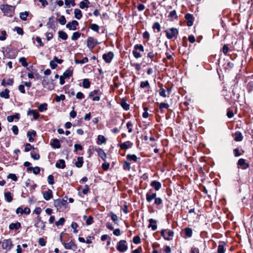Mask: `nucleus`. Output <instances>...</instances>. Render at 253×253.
Wrapping results in <instances>:
<instances>
[{"label": "nucleus", "instance_id": "1", "mask_svg": "<svg viewBox=\"0 0 253 253\" xmlns=\"http://www.w3.org/2000/svg\"><path fill=\"white\" fill-rule=\"evenodd\" d=\"M0 9L3 11L4 15L9 17L13 16L14 8L12 6L8 4H3L1 5Z\"/></svg>", "mask_w": 253, "mask_h": 253}, {"label": "nucleus", "instance_id": "2", "mask_svg": "<svg viewBox=\"0 0 253 253\" xmlns=\"http://www.w3.org/2000/svg\"><path fill=\"white\" fill-rule=\"evenodd\" d=\"M54 206L57 208V210H62L66 208L67 204V200L64 199H58L54 201Z\"/></svg>", "mask_w": 253, "mask_h": 253}, {"label": "nucleus", "instance_id": "3", "mask_svg": "<svg viewBox=\"0 0 253 253\" xmlns=\"http://www.w3.org/2000/svg\"><path fill=\"white\" fill-rule=\"evenodd\" d=\"M165 32L166 33V37L169 39H172L178 34V31L175 28H169L166 30Z\"/></svg>", "mask_w": 253, "mask_h": 253}, {"label": "nucleus", "instance_id": "4", "mask_svg": "<svg viewBox=\"0 0 253 253\" xmlns=\"http://www.w3.org/2000/svg\"><path fill=\"white\" fill-rule=\"evenodd\" d=\"M126 241L122 240L120 241L116 246L117 250L120 252H125L127 251L128 247L126 245Z\"/></svg>", "mask_w": 253, "mask_h": 253}, {"label": "nucleus", "instance_id": "5", "mask_svg": "<svg viewBox=\"0 0 253 253\" xmlns=\"http://www.w3.org/2000/svg\"><path fill=\"white\" fill-rule=\"evenodd\" d=\"M13 246V244L11 239H4L2 243V248L5 250L6 252L10 251Z\"/></svg>", "mask_w": 253, "mask_h": 253}, {"label": "nucleus", "instance_id": "6", "mask_svg": "<svg viewBox=\"0 0 253 253\" xmlns=\"http://www.w3.org/2000/svg\"><path fill=\"white\" fill-rule=\"evenodd\" d=\"M87 47L92 50L94 47L99 43L97 42V40L94 39L93 37H89L86 40Z\"/></svg>", "mask_w": 253, "mask_h": 253}, {"label": "nucleus", "instance_id": "7", "mask_svg": "<svg viewBox=\"0 0 253 253\" xmlns=\"http://www.w3.org/2000/svg\"><path fill=\"white\" fill-rule=\"evenodd\" d=\"M62 244L64 245V248L67 250H72L75 251L78 248L77 245L72 240L67 243L62 242Z\"/></svg>", "mask_w": 253, "mask_h": 253}, {"label": "nucleus", "instance_id": "8", "mask_svg": "<svg viewBox=\"0 0 253 253\" xmlns=\"http://www.w3.org/2000/svg\"><path fill=\"white\" fill-rule=\"evenodd\" d=\"M114 54L113 52L109 51L107 53H104L102 56V58L107 63H110L113 58Z\"/></svg>", "mask_w": 253, "mask_h": 253}, {"label": "nucleus", "instance_id": "9", "mask_svg": "<svg viewBox=\"0 0 253 253\" xmlns=\"http://www.w3.org/2000/svg\"><path fill=\"white\" fill-rule=\"evenodd\" d=\"M79 25V23L76 20H72V22L68 23L66 27L69 30H76L77 26Z\"/></svg>", "mask_w": 253, "mask_h": 253}, {"label": "nucleus", "instance_id": "10", "mask_svg": "<svg viewBox=\"0 0 253 253\" xmlns=\"http://www.w3.org/2000/svg\"><path fill=\"white\" fill-rule=\"evenodd\" d=\"M95 151L98 153V156L104 161H105L107 156L104 150L100 148L95 149Z\"/></svg>", "mask_w": 253, "mask_h": 253}, {"label": "nucleus", "instance_id": "11", "mask_svg": "<svg viewBox=\"0 0 253 253\" xmlns=\"http://www.w3.org/2000/svg\"><path fill=\"white\" fill-rule=\"evenodd\" d=\"M132 146L133 143L129 141H127L119 145V146L120 147L121 149L124 150H126L129 148H131Z\"/></svg>", "mask_w": 253, "mask_h": 253}, {"label": "nucleus", "instance_id": "12", "mask_svg": "<svg viewBox=\"0 0 253 253\" xmlns=\"http://www.w3.org/2000/svg\"><path fill=\"white\" fill-rule=\"evenodd\" d=\"M28 116H33L35 120H38L39 117V113L35 110L29 109L27 112Z\"/></svg>", "mask_w": 253, "mask_h": 253}, {"label": "nucleus", "instance_id": "13", "mask_svg": "<svg viewBox=\"0 0 253 253\" xmlns=\"http://www.w3.org/2000/svg\"><path fill=\"white\" fill-rule=\"evenodd\" d=\"M149 224L148 226V228H151L153 231H155L157 228V220L155 219H153V218H150L149 219Z\"/></svg>", "mask_w": 253, "mask_h": 253}, {"label": "nucleus", "instance_id": "14", "mask_svg": "<svg viewBox=\"0 0 253 253\" xmlns=\"http://www.w3.org/2000/svg\"><path fill=\"white\" fill-rule=\"evenodd\" d=\"M43 198L46 201H48L51 199L53 197L51 190L48 189L47 191L44 192L43 193Z\"/></svg>", "mask_w": 253, "mask_h": 253}, {"label": "nucleus", "instance_id": "15", "mask_svg": "<svg viewBox=\"0 0 253 253\" xmlns=\"http://www.w3.org/2000/svg\"><path fill=\"white\" fill-rule=\"evenodd\" d=\"M35 226L37 228H39L41 229H43L45 227L44 222L41 220V218L39 217H38L37 221L35 224Z\"/></svg>", "mask_w": 253, "mask_h": 253}, {"label": "nucleus", "instance_id": "16", "mask_svg": "<svg viewBox=\"0 0 253 253\" xmlns=\"http://www.w3.org/2000/svg\"><path fill=\"white\" fill-rule=\"evenodd\" d=\"M150 185L154 187L155 190L158 191L161 188V183L157 181L154 180L151 182Z\"/></svg>", "mask_w": 253, "mask_h": 253}, {"label": "nucleus", "instance_id": "17", "mask_svg": "<svg viewBox=\"0 0 253 253\" xmlns=\"http://www.w3.org/2000/svg\"><path fill=\"white\" fill-rule=\"evenodd\" d=\"M168 17L169 18V19L170 21H173L175 19H176L178 17L176 13V11L175 10H173L171 11H170L168 16Z\"/></svg>", "mask_w": 253, "mask_h": 253}, {"label": "nucleus", "instance_id": "18", "mask_svg": "<svg viewBox=\"0 0 253 253\" xmlns=\"http://www.w3.org/2000/svg\"><path fill=\"white\" fill-rule=\"evenodd\" d=\"M50 144L54 149L60 148L61 147L60 141L57 139H53Z\"/></svg>", "mask_w": 253, "mask_h": 253}, {"label": "nucleus", "instance_id": "19", "mask_svg": "<svg viewBox=\"0 0 253 253\" xmlns=\"http://www.w3.org/2000/svg\"><path fill=\"white\" fill-rule=\"evenodd\" d=\"M21 228V223L19 222L16 223H11L9 225V229L10 230H18Z\"/></svg>", "mask_w": 253, "mask_h": 253}, {"label": "nucleus", "instance_id": "20", "mask_svg": "<svg viewBox=\"0 0 253 253\" xmlns=\"http://www.w3.org/2000/svg\"><path fill=\"white\" fill-rule=\"evenodd\" d=\"M156 197V193H154L150 194L149 193H147L146 195V201L148 203L151 202L152 200L155 199Z\"/></svg>", "mask_w": 253, "mask_h": 253}, {"label": "nucleus", "instance_id": "21", "mask_svg": "<svg viewBox=\"0 0 253 253\" xmlns=\"http://www.w3.org/2000/svg\"><path fill=\"white\" fill-rule=\"evenodd\" d=\"M20 118L19 113H15L14 115L8 116L7 117V120L9 122H12L14 119L19 120Z\"/></svg>", "mask_w": 253, "mask_h": 253}, {"label": "nucleus", "instance_id": "22", "mask_svg": "<svg viewBox=\"0 0 253 253\" xmlns=\"http://www.w3.org/2000/svg\"><path fill=\"white\" fill-rule=\"evenodd\" d=\"M238 165L243 166V169H247L249 167V164L245 163V160L244 159H240L238 161Z\"/></svg>", "mask_w": 253, "mask_h": 253}, {"label": "nucleus", "instance_id": "23", "mask_svg": "<svg viewBox=\"0 0 253 253\" xmlns=\"http://www.w3.org/2000/svg\"><path fill=\"white\" fill-rule=\"evenodd\" d=\"M14 81L13 79H9L6 81L3 79L1 83V84L4 86H6L7 85H12Z\"/></svg>", "mask_w": 253, "mask_h": 253}, {"label": "nucleus", "instance_id": "24", "mask_svg": "<svg viewBox=\"0 0 253 253\" xmlns=\"http://www.w3.org/2000/svg\"><path fill=\"white\" fill-rule=\"evenodd\" d=\"M89 4L90 2L88 0H83L80 2L79 6L81 9H84L88 7Z\"/></svg>", "mask_w": 253, "mask_h": 253}, {"label": "nucleus", "instance_id": "25", "mask_svg": "<svg viewBox=\"0 0 253 253\" xmlns=\"http://www.w3.org/2000/svg\"><path fill=\"white\" fill-rule=\"evenodd\" d=\"M56 167L60 169H64L66 167L65 161L60 159L55 164Z\"/></svg>", "mask_w": 253, "mask_h": 253}, {"label": "nucleus", "instance_id": "26", "mask_svg": "<svg viewBox=\"0 0 253 253\" xmlns=\"http://www.w3.org/2000/svg\"><path fill=\"white\" fill-rule=\"evenodd\" d=\"M9 90L7 88L4 89V91L0 92V97L4 98L5 99H8L9 98Z\"/></svg>", "mask_w": 253, "mask_h": 253}, {"label": "nucleus", "instance_id": "27", "mask_svg": "<svg viewBox=\"0 0 253 253\" xmlns=\"http://www.w3.org/2000/svg\"><path fill=\"white\" fill-rule=\"evenodd\" d=\"M74 14L75 17L78 20L80 19L83 16L81 10L78 8L74 9Z\"/></svg>", "mask_w": 253, "mask_h": 253}, {"label": "nucleus", "instance_id": "28", "mask_svg": "<svg viewBox=\"0 0 253 253\" xmlns=\"http://www.w3.org/2000/svg\"><path fill=\"white\" fill-rule=\"evenodd\" d=\"M84 163V158L83 157H79L77 161L75 163V165L77 168H80L83 166Z\"/></svg>", "mask_w": 253, "mask_h": 253}, {"label": "nucleus", "instance_id": "29", "mask_svg": "<svg viewBox=\"0 0 253 253\" xmlns=\"http://www.w3.org/2000/svg\"><path fill=\"white\" fill-rule=\"evenodd\" d=\"M4 198L8 203L11 202L13 200L12 196H11L10 192H6L4 193Z\"/></svg>", "mask_w": 253, "mask_h": 253}, {"label": "nucleus", "instance_id": "30", "mask_svg": "<svg viewBox=\"0 0 253 253\" xmlns=\"http://www.w3.org/2000/svg\"><path fill=\"white\" fill-rule=\"evenodd\" d=\"M235 140L236 141H241L243 139L242 134L240 131H237L235 133Z\"/></svg>", "mask_w": 253, "mask_h": 253}, {"label": "nucleus", "instance_id": "31", "mask_svg": "<svg viewBox=\"0 0 253 253\" xmlns=\"http://www.w3.org/2000/svg\"><path fill=\"white\" fill-rule=\"evenodd\" d=\"M106 141V138L103 135H99L97 137V144L98 145H101L103 143H105Z\"/></svg>", "mask_w": 253, "mask_h": 253}, {"label": "nucleus", "instance_id": "32", "mask_svg": "<svg viewBox=\"0 0 253 253\" xmlns=\"http://www.w3.org/2000/svg\"><path fill=\"white\" fill-rule=\"evenodd\" d=\"M73 75V71L70 69L66 70L63 73V76L67 79L69 78Z\"/></svg>", "mask_w": 253, "mask_h": 253}, {"label": "nucleus", "instance_id": "33", "mask_svg": "<svg viewBox=\"0 0 253 253\" xmlns=\"http://www.w3.org/2000/svg\"><path fill=\"white\" fill-rule=\"evenodd\" d=\"M58 36L63 40H66L68 38V35L66 33L62 31H59L58 32Z\"/></svg>", "mask_w": 253, "mask_h": 253}, {"label": "nucleus", "instance_id": "34", "mask_svg": "<svg viewBox=\"0 0 253 253\" xmlns=\"http://www.w3.org/2000/svg\"><path fill=\"white\" fill-rule=\"evenodd\" d=\"M169 107V104H168L167 103H165V102L161 103L159 104V109L161 110V112L162 113H164V111L163 110V108H166V109H168Z\"/></svg>", "mask_w": 253, "mask_h": 253}, {"label": "nucleus", "instance_id": "35", "mask_svg": "<svg viewBox=\"0 0 253 253\" xmlns=\"http://www.w3.org/2000/svg\"><path fill=\"white\" fill-rule=\"evenodd\" d=\"M126 158L128 160L136 162L138 159L136 155L135 154H128L126 156Z\"/></svg>", "mask_w": 253, "mask_h": 253}, {"label": "nucleus", "instance_id": "36", "mask_svg": "<svg viewBox=\"0 0 253 253\" xmlns=\"http://www.w3.org/2000/svg\"><path fill=\"white\" fill-rule=\"evenodd\" d=\"M90 83L88 79H84L83 81V86L85 88H88L90 87Z\"/></svg>", "mask_w": 253, "mask_h": 253}, {"label": "nucleus", "instance_id": "37", "mask_svg": "<svg viewBox=\"0 0 253 253\" xmlns=\"http://www.w3.org/2000/svg\"><path fill=\"white\" fill-rule=\"evenodd\" d=\"M47 105L45 103L41 104L38 106V109L41 112H42L44 111L47 110Z\"/></svg>", "mask_w": 253, "mask_h": 253}, {"label": "nucleus", "instance_id": "38", "mask_svg": "<svg viewBox=\"0 0 253 253\" xmlns=\"http://www.w3.org/2000/svg\"><path fill=\"white\" fill-rule=\"evenodd\" d=\"M102 94V92L99 89H95L92 91L89 92L88 96L89 97H92L94 95H100Z\"/></svg>", "mask_w": 253, "mask_h": 253}, {"label": "nucleus", "instance_id": "39", "mask_svg": "<svg viewBox=\"0 0 253 253\" xmlns=\"http://www.w3.org/2000/svg\"><path fill=\"white\" fill-rule=\"evenodd\" d=\"M121 106L125 110H128L129 109V105L126 102V101L123 99L121 102Z\"/></svg>", "mask_w": 253, "mask_h": 253}, {"label": "nucleus", "instance_id": "40", "mask_svg": "<svg viewBox=\"0 0 253 253\" xmlns=\"http://www.w3.org/2000/svg\"><path fill=\"white\" fill-rule=\"evenodd\" d=\"M29 15V12L27 11L22 12L20 13L19 17L20 19H21L23 20H26L27 17Z\"/></svg>", "mask_w": 253, "mask_h": 253}, {"label": "nucleus", "instance_id": "41", "mask_svg": "<svg viewBox=\"0 0 253 253\" xmlns=\"http://www.w3.org/2000/svg\"><path fill=\"white\" fill-rule=\"evenodd\" d=\"M90 28L92 31L97 32H99V26L96 24H91L90 25Z\"/></svg>", "mask_w": 253, "mask_h": 253}, {"label": "nucleus", "instance_id": "42", "mask_svg": "<svg viewBox=\"0 0 253 253\" xmlns=\"http://www.w3.org/2000/svg\"><path fill=\"white\" fill-rule=\"evenodd\" d=\"M159 94L161 96L163 97H169V94L167 93L166 90L163 87L160 89Z\"/></svg>", "mask_w": 253, "mask_h": 253}, {"label": "nucleus", "instance_id": "43", "mask_svg": "<svg viewBox=\"0 0 253 253\" xmlns=\"http://www.w3.org/2000/svg\"><path fill=\"white\" fill-rule=\"evenodd\" d=\"M81 36V33L79 32H74L72 37H71V40L72 41H76L78 40Z\"/></svg>", "mask_w": 253, "mask_h": 253}, {"label": "nucleus", "instance_id": "44", "mask_svg": "<svg viewBox=\"0 0 253 253\" xmlns=\"http://www.w3.org/2000/svg\"><path fill=\"white\" fill-rule=\"evenodd\" d=\"M123 167L124 169L125 170L129 171L130 170L131 168H130V164L126 161H125L123 163Z\"/></svg>", "mask_w": 253, "mask_h": 253}, {"label": "nucleus", "instance_id": "45", "mask_svg": "<svg viewBox=\"0 0 253 253\" xmlns=\"http://www.w3.org/2000/svg\"><path fill=\"white\" fill-rule=\"evenodd\" d=\"M88 58L86 57H85L82 60L75 59V62L76 64H83L87 63L88 62Z\"/></svg>", "mask_w": 253, "mask_h": 253}, {"label": "nucleus", "instance_id": "46", "mask_svg": "<svg viewBox=\"0 0 253 253\" xmlns=\"http://www.w3.org/2000/svg\"><path fill=\"white\" fill-rule=\"evenodd\" d=\"M65 99V96L64 94H60V95H56L55 98V100L57 102H59L60 101H63Z\"/></svg>", "mask_w": 253, "mask_h": 253}, {"label": "nucleus", "instance_id": "47", "mask_svg": "<svg viewBox=\"0 0 253 253\" xmlns=\"http://www.w3.org/2000/svg\"><path fill=\"white\" fill-rule=\"evenodd\" d=\"M110 215L111 217L112 220L113 221V222L115 223H117V222L118 219V217L117 215L116 214H115L114 213H113L112 211L110 212Z\"/></svg>", "mask_w": 253, "mask_h": 253}, {"label": "nucleus", "instance_id": "48", "mask_svg": "<svg viewBox=\"0 0 253 253\" xmlns=\"http://www.w3.org/2000/svg\"><path fill=\"white\" fill-rule=\"evenodd\" d=\"M19 61L21 63L23 67H26L28 66V63L27 62L26 59L25 57H21L19 59Z\"/></svg>", "mask_w": 253, "mask_h": 253}, {"label": "nucleus", "instance_id": "49", "mask_svg": "<svg viewBox=\"0 0 253 253\" xmlns=\"http://www.w3.org/2000/svg\"><path fill=\"white\" fill-rule=\"evenodd\" d=\"M65 219L63 217H61L58 221L55 222V225L57 226H62L65 222Z\"/></svg>", "mask_w": 253, "mask_h": 253}, {"label": "nucleus", "instance_id": "50", "mask_svg": "<svg viewBox=\"0 0 253 253\" xmlns=\"http://www.w3.org/2000/svg\"><path fill=\"white\" fill-rule=\"evenodd\" d=\"M65 4L67 6H69L70 4H71L73 6L76 5L74 0H65Z\"/></svg>", "mask_w": 253, "mask_h": 253}, {"label": "nucleus", "instance_id": "51", "mask_svg": "<svg viewBox=\"0 0 253 253\" xmlns=\"http://www.w3.org/2000/svg\"><path fill=\"white\" fill-rule=\"evenodd\" d=\"M54 25V22L53 21V17L51 16L49 18L48 22L47 23V26L48 28H52Z\"/></svg>", "mask_w": 253, "mask_h": 253}, {"label": "nucleus", "instance_id": "52", "mask_svg": "<svg viewBox=\"0 0 253 253\" xmlns=\"http://www.w3.org/2000/svg\"><path fill=\"white\" fill-rule=\"evenodd\" d=\"M217 253H225L224 246L223 244L218 245V249H217Z\"/></svg>", "mask_w": 253, "mask_h": 253}, {"label": "nucleus", "instance_id": "53", "mask_svg": "<svg viewBox=\"0 0 253 253\" xmlns=\"http://www.w3.org/2000/svg\"><path fill=\"white\" fill-rule=\"evenodd\" d=\"M58 21L59 22L60 24L62 25H64L66 23V20L64 15H62L60 16V17L58 19Z\"/></svg>", "mask_w": 253, "mask_h": 253}, {"label": "nucleus", "instance_id": "54", "mask_svg": "<svg viewBox=\"0 0 253 253\" xmlns=\"http://www.w3.org/2000/svg\"><path fill=\"white\" fill-rule=\"evenodd\" d=\"M149 86H150L149 83L148 81H146L145 82H141L140 84V87L142 88L147 87H149Z\"/></svg>", "mask_w": 253, "mask_h": 253}, {"label": "nucleus", "instance_id": "55", "mask_svg": "<svg viewBox=\"0 0 253 253\" xmlns=\"http://www.w3.org/2000/svg\"><path fill=\"white\" fill-rule=\"evenodd\" d=\"M48 183L50 185H53L54 183V177L52 175L50 174L48 175L47 178Z\"/></svg>", "mask_w": 253, "mask_h": 253}, {"label": "nucleus", "instance_id": "56", "mask_svg": "<svg viewBox=\"0 0 253 253\" xmlns=\"http://www.w3.org/2000/svg\"><path fill=\"white\" fill-rule=\"evenodd\" d=\"M14 30L16 31L17 33L20 35H23L24 34V32L23 29L19 27H15L14 28Z\"/></svg>", "mask_w": 253, "mask_h": 253}, {"label": "nucleus", "instance_id": "57", "mask_svg": "<svg viewBox=\"0 0 253 253\" xmlns=\"http://www.w3.org/2000/svg\"><path fill=\"white\" fill-rule=\"evenodd\" d=\"M134 48L135 50H139L143 52L144 51V47L142 44H135L134 46Z\"/></svg>", "mask_w": 253, "mask_h": 253}, {"label": "nucleus", "instance_id": "58", "mask_svg": "<svg viewBox=\"0 0 253 253\" xmlns=\"http://www.w3.org/2000/svg\"><path fill=\"white\" fill-rule=\"evenodd\" d=\"M34 149V147H33L30 143H27L25 145L24 151L28 152L31 150V149Z\"/></svg>", "mask_w": 253, "mask_h": 253}, {"label": "nucleus", "instance_id": "59", "mask_svg": "<svg viewBox=\"0 0 253 253\" xmlns=\"http://www.w3.org/2000/svg\"><path fill=\"white\" fill-rule=\"evenodd\" d=\"M78 227V225L76 222H73L71 224V227L74 229L73 232L74 233H77L78 232V230L77 229Z\"/></svg>", "mask_w": 253, "mask_h": 253}, {"label": "nucleus", "instance_id": "60", "mask_svg": "<svg viewBox=\"0 0 253 253\" xmlns=\"http://www.w3.org/2000/svg\"><path fill=\"white\" fill-rule=\"evenodd\" d=\"M133 242L135 244H138L141 242V239L138 236H134L133 238Z\"/></svg>", "mask_w": 253, "mask_h": 253}, {"label": "nucleus", "instance_id": "61", "mask_svg": "<svg viewBox=\"0 0 253 253\" xmlns=\"http://www.w3.org/2000/svg\"><path fill=\"white\" fill-rule=\"evenodd\" d=\"M153 28L154 30L157 29L158 32L161 31V26L158 22H156L154 24Z\"/></svg>", "mask_w": 253, "mask_h": 253}, {"label": "nucleus", "instance_id": "62", "mask_svg": "<svg viewBox=\"0 0 253 253\" xmlns=\"http://www.w3.org/2000/svg\"><path fill=\"white\" fill-rule=\"evenodd\" d=\"M8 178H10L12 179L14 181H16L17 180V177L15 174L10 173L7 176Z\"/></svg>", "mask_w": 253, "mask_h": 253}, {"label": "nucleus", "instance_id": "63", "mask_svg": "<svg viewBox=\"0 0 253 253\" xmlns=\"http://www.w3.org/2000/svg\"><path fill=\"white\" fill-rule=\"evenodd\" d=\"M11 129H12V132H13V133L15 135H17L18 134L19 130H18V128L17 126H16V125L13 126Z\"/></svg>", "mask_w": 253, "mask_h": 253}, {"label": "nucleus", "instance_id": "64", "mask_svg": "<svg viewBox=\"0 0 253 253\" xmlns=\"http://www.w3.org/2000/svg\"><path fill=\"white\" fill-rule=\"evenodd\" d=\"M49 65L51 68L52 69H54L57 67L56 63L53 60L50 61Z\"/></svg>", "mask_w": 253, "mask_h": 253}]
</instances>
